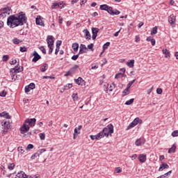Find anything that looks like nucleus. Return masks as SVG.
<instances>
[{
  "label": "nucleus",
  "mask_w": 178,
  "mask_h": 178,
  "mask_svg": "<svg viewBox=\"0 0 178 178\" xmlns=\"http://www.w3.org/2000/svg\"><path fill=\"white\" fill-rule=\"evenodd\" d=\"M47 42L48 47H54V44L55 42L54 36L48 35L47 38Z\"/></svg>",
  "instance_id": "nucleus-6"
},
{
  "label": "nucleus",
  "mask_w": 178,
  "mask_h": 178,
  "mask_svg": "<svg viewBox=\"0 0 178 178\" xmlns=\"http://www.w3.org/2000/svg\"><path fill=\"white\" fill-rule=\"evenodd\" d=\"M0 97H6V92L3 90L1 92H0Z\"/></svg>",
  "instance_id": "nucleus-55"
},
{
  "label": "nucleus",
  "mask_w": 178,
  "mask_h": 178,
  "mask_svg": "<svg viewBox=\"0 0 178 178\" xmlns=\"http://www.w3.org/2000/svg\"><path fill=\"white\" fill-rule=\"evenodd\" d=\"M60 45H62L61 40H58V42H56V48H59Z\"/></svg>",
  "instance_id": "nucleus-53"
},
{
  "label": "nucleus",
  "mask_w": 178,
  "mask_h": 178,
  "mask_svg": "<svg viewBox=\"0 0 178 178\" xmlns=\"http://www.w3.org/2000/svg\"><path fill=\"white\" fill-rule=\"evenodd\" d=\"M0 117L5 118L6 119H10V115H9V113H8L6 112H3V113H0Z\"/></svg>",
  "instance_id": "nucleus-23"
},
{
  "label": "nucleus",
  "mask_w": 178,
  "mask_h": 178,
  "mask_svg": "<svg viewBox=\"0 0 178 178\" xmlns=\"http://www.w3.org/2000/svg\"><path fill=\"white\" fill-rule=\"evenodd\" d=\"M21 134H24V133H27L30 130V127L26 124L24 122L22 126L19 129Z\"/></svg>",
  "instance_id": "nucleus-5"
},
{
  "label": "nucleus",
  "mask_w": 178,
  "mask_h": 178,
  "mask_svg": "<svg viewBox=\"0 0 178 178\" xmlns=\"http://www.w3.org/2000/svg\"><path fill=\"white\" fill-rule=\"evenodd\" d=\"M99 32V29L98 28H92V40H95L98 35V33Z\"/></svg>",
  "instance_id": "nucleus-9"
},
{
  "label": "nucleus",
  "mask_w": 178,
  "mask_h": 178,
  "mask_svg": "<svg viewBox=\"0 0 178 178\" xmlns=\"http://www.w3.org/2000/svg\"><path fill=\"white\" fill-rule=\"evenodd\" d=\"M79 54L74 55L72 56L71 59L72 60H77L79 59Z\"/></svg>",
  "instance_id": "nucleus-43"
},
{
  "label": "nucleus",
  "mask_w": 178,
  "mask_h": 178,
  "mask_svg": "<svg viewBox=\"0 0 178 178\" xmlns=\"http://www.w3.org/2000/svg\"><path fill=\"white\" fill-rule=\"evenodd\" d=\"M135 82H136V79H134L133 81H129V83L127 84V88L130 90V87H131V85L134 84Z\"/></svg>",
  "instance_id": "nucleus-33"
},
{
  "label": "nucleus",
  "mask_w": 178,
  "mask_h": 178,
  "mask_svg": "<svg viewBox=\"0 0 178 178\" xmlns=\"http://www.w3.org/2000/svg\"><path fill=\"white\" fill-rule=\"evenodd\" d=\"M163 169H169V165H168V163H166L161 162V164L159 169V172H162V170H163Z\"/></svg>",
  "instance_id": "nucleus-12"
},
{
  "label": "nucleus",
  "mask_w": 178,
  "mask_h": 178,
  "mask_svg": "<svg viewBox=\"0 0 178 178\" xmlns=\"http://www.w3.org/2000/svg\"><path fill=\"white\" fill-rule=\"evenodd\" d=\"M3 62H8L9 60V56L8 55H3L2 58Z\"/></svg>",
  "instance_id": "nucleus-34"
},
{
  "label": "nucleus",
  "mask_w": 178,
  "mask_h": 178,
  "mask_svg": "<svg viewBox=\"0 0 178 178\" xmlns=\"http://www.w3.org/2000/svg\"><path fill=\"white\" fill-rule=\"evenodd\" d=\"M172 137H178V130L174 131L172 133Z\"/></svg>",
  "instance_id": "nucleus-48"
},
{
  "label": "nucleus",
  "mask_w": 178,
  "mask_h": 178,
  "mask_svg": "<svg viewBox=\"0 0 178 178\" xmlns=\"http://www.w3.org/2000/svg\"><path fill=\"white\" fill-rule=\"evenodd\" d=\"M48 48H49V54L51 55V54H52V51H54V46H48Z\"/></svg>",
  "instance_id": "nucleus-49"
},
{
  "label": "nucleus",
  "mask_w": 178,
  "mask_h": 178,
  "mask_svg": "<svg viewBox=\"0 0 178 178\" xmlns=\"http://www.w3.org/2000/svg\"><path fill=\"white\" fill-rule=\"evenodd\" d=\"M99 134L102 135V138H104V137H109V134L112 136V134H113V125L109 124L104 127L102 131L99 132Z\"/></svg>",
  "instance_id": "nucleus-2"
},
{
  "label": "nucleus",
  "mask_w": 178,
  "mask_h": 178,
  "mask_svg": "<svg viewBox=\"0 0 178 178\" xmlns=\"http://www.w3.org/2000/svg\"><path fill=\"white\" fill-rule=\"evenodd\" d=\"M138 160L141 163H144L145 161H147V155L146 154H140L138 156Z\"/></svg>",
  "instance_id": "nucleus-16"
},
{
  "label": "nucleus",
  "mask_w": 178,
  "mask_h": 178,
  "mask_svg": "<svg viewBox=\"0 0 178 178\" xmlns=\"http://www.w3.org/2000/svg\"><path fill=\"white\" fill-rule=\"evenodd\" d=\"M11 10L12 9L10 8V7L1 8L0 9V16H1V17H5L6 15H10V13H8V12H10Z\"/></svg>",
  "instance_id": "nucleus-4"
},
{
  "label": "nucleus",
  "mask_w": 178,
  "mask_h": 178,
  "mask_svg": "<svg viewBox=\"0 0 178 178\" xmlns=\"http://www.w3.org/2000/svg\"><path fill=\"white\" fill-rule=\"evenodd\" d=\"M38 156H40V154H39L38 152L33 154L31 156V159H35V158H37V157H38Z\"/></svg>",
  "instance_id": "nucleus-39"
},
{
  "label": "nucleus",
  "mask_w": 178,
  "mask_h": 178,
  "mask_svg": "<svg viewBox=\"0 0 178 178\" xmlns=\"http://www.w3.org/2000/svg\"><path fill=\"white\" fill-rule=\"evenodd\" d=\"M48 69V64L44 63L42 67H40V71L44 72Z\"/></svg>",
  "instance_id": "nucleus-26"
},
{
  "label": "nucleus",
  "mask_w": 178,
  "mask_h": 178,
  "mask_svg": "<svg viewBox=\"0 0 178 178\" xmlns=\"http://www.w3.org/2000/svg\"><path fill=\"white\" fill-rule=\"evenodd\" d=\"M116 84L113 83L112 85L110 86L109 91H113V88H115Z\"/></svg>",
  "instance_id": "nucleus-42"
},
{
  "label": "nucleus",
  "mask_w": 178,
  "mask_h": 178,
  "mask_svg": "<svg viewBox=\"0 0 178 178\" xmlns=\"http://www.w3.org/2000/svg\"><path fill=\"white\" fill-rule=\"evenodd\" d=\"M143 144H145V140L144 139L139 138L137 139L135 142V145L137 147H140V145H143Z\"/></svg>",
  "instance_id": "nucleus-15"
},
{
  "label": "nucleus",
  "mask_w": 178,
  "mask_h": 178,
  "mask_svg": "<svg viewBox=\"0 0 178 178\" xmlns=\"http://www.w3.org/2000/svg\"><path fill=\"white\" fill-rule=\"evenodd\" d=\"M18 152H21V154H24V149H23V147H18Z\"/></svg>",
  "instance_id": "nucleus-59"
},
{
  "label": "nucleus",
  "mask_w": 178,
  "mask_h": 178,
  "mask_svg": "<svg viewBox=\"0 0 178 178\" xmlns=\"http://www.w3.org/2000/svg\"><path fill=\"white\" fill-rule=\"evenodd\" d=\"M34 148V145L32 144H29L26 147V151H29V149H33Z\"/></svg>",
  "instance_id": "nucleus-47"
},
{
  "label": "nucleus",
  "mask_w": 178,
  "mask_h": 178,
  "mask_svg": "<svg viewBox=\"0 0 178 178\" xmlns=\"http://www.w3.org/2000/svg\"><path fill=\"white\" fill-rule=\"evenodd\" d=\"M72 49L74 52H77L79 51V43L75 42L72 44Z\"/></svg>",
  "instance_id": "nucleus-24"
},
{
  "label": "nucleus",
  "mask_w": 178,
  "mask_h": 178,
  "mask_svg": "<svg viewBox=\"0 0 178 178\" xmlns=\"http://www.w3.org/2000/svg\"><path fill=\"white\" fill-rule=\"evenodd\" d=\"M45 151H47V149H41L40 151H38V154H40V155H41V154H44V152H45Z\"/></svg>",
  "instance_id": "nucleus-60"
},
{
  "label": "nucleus",
  "mask_w": 178,
  "mask_h": 178,
  "mask_svg": "<svg viewBox=\"0 0 178 178\" xmlns=\"http://www.w3.org/2000/svg\"><path fill=\"white\" fill-rule=\"evenodd\" d=\"M109 87V84L108 83H105L104 85V90L106 92V94H108V88Z\"/></svg>",
  "instance_id": "nucleus-40"
},
{
  "label": "nucleus",
  "mask_w": 178,
  "mask_h": 178,
  "mask_svg": "<svg viewBox=\"0 0 178 178\" xmlns=\"http://www.w3.org/2000/svg\"><path fill=\"white\" fill-rule=\"evenodd\" d=\"M109 45H111V42H106L104 45H103V49H108V47H109Z\"/></svg>",
  "instance_id": "nucleus-38"
},
{
  "label": "nucleus",
  "mask_w": 178,
  "mask_h": 178,
  "mask_svg": "<svg viewBox=\"0 0 178 178\" xmlns=\"http://www.w3.org/2000/svg\"><path fill=\"white\" fill-rule=\"evenodd\" d=\"M138 41H140V36L136 35V36L135 37V42H138Z\"/></svg>",
  "instance_id": "nucleus-63"
},
{
  "label": "nucleus",
  "mask_w": 178,
  "mask_h": 178,
  "mask_svg": "<svg viewBox=\"0 0 178 178\" xmlns=\"http://www.w3.org/2000/svg\"><path fill=\"white\" fill-rule=\"evenodd\" d=\"M115 172L117 173H120V172H122V169H120V168H115Z\"/></svg>",
  "instance_id": "nucleus-62"
},
{
  "label": "nucleus",
  "mask_w": 178,
  "mask_h": 178,
  "mask_svg": "<svg viewBox=\"0 0 178 178\" xmlns=\"http://www.w3.org/2000/svg\"><path fill=\"white\" fill-rule=\"evenodd\" d=\"M39 49L42 52V54H47V50L45 49V47L43 46L39 47Z\"/></svg>",
  "instance_id": "nucleus-46"
},
{
  "label": "nucleus",
  "mask_w": 178,
  "mask_h": 178,
  "mask_svg": "<svg viewBox=\"0 0 178 178\" xmlns=\"http://www.w3.org/2000/svg\"><path fill=\"white\" fill-rule=\"evenodd\" d=\"M83 33L85 34L86 40H91V34L90 33L88 29L83 30Z\"/></svg>",
  "instance_id": "nucleus-18"
},
{
  "label": "nucleus",
  "mask_w": 178,
  "mask_h": 178,
  "mask_svg": "<svg viewBox=\"0 0 178 178\" xmlns=\"http://www.w3.org/2000/svg\"><path fill=\"white\" fill-rule=\"evenodd\" d=\"M80 49H84L85 51H87V47H86V44H81L80 45Z\"/></svg>",
  "instance_id": "nucleus-51"
},
{
  "label": "nucleus",
  "mask_w": 178,
  "mask_h": 178,
  "mask_svg": "<svg viewBox=\"0 0 178 178\" xmlns=\"http://www.w3.org/2000/svg\"><path fill=\"white\" fill-rule=\"evenodd\" d=\"M90 138L92 140H101V138H102V135L101 134L98 133L96 135H90Z\"/></svg>",
  "instance_id": "nucleus-13"
},
{
  "label": "nucleus",
  "mask_w": 178,
  "mask_h": 178,
  "mask_svg": "<svg viewBox=\"0 0 178 178\" xmlns=\"http://www.w3.org/2000/svg\"><path fill=\"white\" fill-rule=\"evenodd\" d=\"M156 92H157V94H162V89L161 88H157Z\"/></svg>",
  "instance_id": "nucleus-64"
},
{
  "label": "nucleus",
  "mask_w": 178,
  "mask_h": 178,
  "mask_svg": "<svg viewBox=\"0 0 178 178\" xmlns=\"http://www.w3.org/2000/svg\"><path fill=\"white\" fill-rule=\"evenodd\" d=\"M88 49H90L91 51H94V44L91 43L90 44L88 45Z\"/></svg>",
  "instance_id": "nucleus-45"
},
{
  "label": "nucleus",
  "mask_w": 178,
  "mask_h": 178,
  "mask_svg": "<svg viewBox=\"0 0 178 178\" xmlns=\"http://www.w3.org/2000/svg\"><path fill=\"white\" fill-rule=\"evenodd\" d=\"M13 44H15V45H19L20 42H22V41L17 39V38H15L14 39H13Z\"/></svg>",
  "instance_id": "nucleus-29"
},
{
  "label": "nucleus",
  "mask_w": 178,
  "mask_h": 178,
  "mask_svg": "<svg viewBox=\"0 0 178 178\" xmlns=\"http://www.w3.org/2000/svg\"><path fill=\"white\" fill-rule=\"evenodd\" d=\"M152 90H154V86H152L150 89L147 90V93L148 94V95H149L151 92H152Z\"/></svg>",
  "instance_id": "nucleus-58"
},
{
  "label": "nucleus",
  "mask_w": 178,
  "mask_h": 178,
  "mask_svg": "<svg viewBox=\"0 0 178 178\" xmlns=\"http://www.w3.org/2000/svg\"><path fill=\"white\" fill-rule=\"evenodd\" d=\"M72 99L73 101H77L78 98H79V95H77V93H74L72 95Z\"/></svg>",
  "instance_id": "nucleus-35"
},
{
  "label": "nucleus",
  "mask_w": 178,
  "mask_h": 178,
  "mask_svg": "<svg viewBox=\"0 0 178 178\" xmlns=\"http://www.w3.org/2000/svg\"><path fill=\"white\" fill-rule=\"evenodd\" d=\"M163 54L165 55V58H167L168 59H170V52H169V50L167 49H163Z\"/></svg>",
  "instance_id": "nucleus-21"
},
{
  "label": "nucleus",
  "mask_w": 178,
  "mask_h": 178,
  "mask_svg": "<svg viewBox=\"0 0 178 178\" xmlns=\"http://www.w3.org/2000/svg\"><path fill=\"white\" fill-rule=\"evenodd\" d=\"M129 67H134V60H131L127 63Z\"/></svg>",
  "instance_id": "nucleus-30"
},
{
  "label": "nucleus",
  "mask_w": 178,
  "mask_h": 178,
  "mask_svg": "<svg viewBox=\"0 0 178 178\" xmlns=\"http://www.w3.org/2000/svg\"><path fill=\"white\" fill-rule=\"evenodd\" d=\"M32 56H34L32 59V62H34L35 63H37L40 59H41V56L38 54V53L35 51H33Z\"/></svg>",
  "instance_id": "nucleus-7"
},
{
  "label": "nucleus",
  "mask_w": 178,
  "mask_h": 178,
  "mask_svg": "<svg viewBox=\"0 0 178 178\" xmlns=\"http://www.w3.org/2000/svg\"><path fill=\"white\" fill-rule=\"evenodd\" d=\"M1 126H3L5 130H9L10 129V121H5L1 122Z\"/></svg>",
  "instance_id": "nucleus-10"
},
{
  "label": "nucleus",
  "mask_w": 178,
  "mask_h": 178,
  "mask_svg": "<svg viewBox=\"0 0 178 178\" xmlns=\"http://www.w3.org/2000/svg\"><path fill=\"white\" fill-rule=\"evenodd\" d=\"M72 74V72H70V70H68L65 74V77H67V76H70Z\"/></svg>",
  "instance_id": "nucleus-61"
},
{
  "label": "nucleus",
  "mask_w": 178,
  "mask_h": 178,
  "mask_svg": "<svg viewBox=\"0 0 178 178\" xmlns=\"http://www.w3.org/2000/svg\"><path fill=\"white\" fill-rule=\"evenodd\" d=\"M134 102V99H130L125 102V105H131Z\"/></svg>",
  "instance_id": "nucleus-37"
},
{
  "label": "nucleus",
  "mask_w": 178,
  "mask_h": 178,
  "mask_svg": "<svg viewBox=\"0 0 178 178\" xmlns=\"http://www.w3.org/2000/svg\"><path fill=\"white\" fill-rule=\"evenodd\" d=\"M156 33H158V26H154L151 31V34L152 35V34H156Z\"/></svg>",
  "instance_id": "nucleus-32"
},
{
  "label": "nucleus",
  "mask_w": 178,
  "mask_h": 178,
  "mask_svg": "<svg viewBox=\"0 0 178 178\" xmlns=\"http://www.w3.org/2000/svg\"><path fill=\"white\" fill-rule=\"evenodd\" d=\"M35 122H37V120L35 118H28L25 120V123H29L31 127H34L35 126Z\"/></svg>",
  "instance_id": "nucleus-8"
},
{
  "label": "nucleus",
  "mask_w": 178,
  "mask_h": 178,
  "mask_svg": "<svg viewBox=\"0 0 178 178\" xmlns=\"http://www.w3.org/2000/svg\"><path fill=\"white\" fill-rule=\"evenodd\" d=\"M74 81L76 84H78L79 86H83L84 84L85 81L81 77H79L77 79H74Z\"/></svg>",
  "instance_id": "nucleus-17"
},
{
  "label": "nucleus",
  "mask_w": 178,
  "mask_h": 178,
  "mask_svg": "<svg viewBox=\"0 0 178 178\" xmlns=\"http://www.w3.org/2000/svg\"><path fill=\"white\" fill-rule=\"evenodd\" d=\"M109 15H111L112 16H115V15H120V11L118 10L117 9L113 10V8L111 7L109 10Z\"/></svg>",
  "instance_id": "nucleus-14"
},
{
  "label": "nucleus",
  "mask_w": 178,
  "mask_h": 178,
  "mask_svg": "<svg viewBox=\"0 0 178 178\" xmlns=\"http://www.w3.org/2000/svg\"><path fill=\"white\" fill-rule=\"evenodd\" d=\"M24 23H27V17H26V13L23 12L10 15L7 19V25L10 29H15V27H18V26H23Z\"/></svg>",
  "instance_id": "nucleus-1"
},
{
  "label": "nucleus",
  "mask_w": 178,
  "mask_h": 178,
  "mask_svg": "<svg viewBox=\"0 0 178 178\" xmlns=\"http://www.w3.org/2000/svg\"><path fill=\"white\" fill-rule=\"evenodd\" d=\"M176 152V145H173L171 148L168 149V154H173Z\"/></svg>",
  "instance_id": "nucleus-25"
},
{
  "label": "nucleus",
  "mask_w": 178,
  "mask_h": 178,
  "mask_svg": "<svg viewBox=\"0 0 178 178\" xmlns=\"http://www.w3.org/2000/svg\"><path fill=\"white\" fill-rule=\"evenodd\" d=\"M85 52H87V50H85L83 49H80L78 55H81V54H85Z\"/></svg>",
  "instance_id": "nucleus-50"
},
{
  "label": "nucleus",
  "mask_w": 178,
  "mask_h": 178,
  "mask_svg": "<svg viewBox=\"0 0 178 178\" xmlns=\"http://www.w3.org/2000/svg\"><path fill=\"white\" fill-rule=\"evenodd\" d=\"M112 8V7L106 5V4H103V5H101L100 7H99V9L101 10H106V12H108V13H109V10L110 9Z\"/></svg>",
  "instance_id": "nucleus-11"
},
{
  "label": "nucleus",
  "mask_w": 178,
  "mask_h": 178,
  "mask_svg": "<svg viewBox=\"0 0 178 178\" xmlns=\"http://www.w3.org/2000/svg\"><path fill=\"white\" fill-rule=\"evenodd\" d=\"M16 63H17V60L15 59H12V60L10 61V65H16Z\"/></svg>",
  "instance_id": "nucleus-52"
},
{
  "label": "nucleus",
  "mask_w": 178,
  "mask_h": 178,
  "mask_svg": "<svg viewBox=\"0 0 178 178\" xmlns=\"http://www.w3.org/2000/svg\"><path fill=\"white\" fill-rule=\"evenodd\" d=\"M168 22L170 23V24H175V22H176V17H175L173 15H171L168 17Z\"/></svg>",
  "instance_id": "nucleus-20"
},
{
  "label": "nucleus",
  "mask_w": 178,
  "mask_h": 178,
  "mask_svg": "<svg viewBox=\"0 0 178 178\" xmlns=\"http://www.w3.org/2000/svg\"><path fill=\"white\" fill-rule=\"evenodd\" d=\"M57 8H59V4L58 3H53L51 5V9H56Z\"/></svg>",
  "instance_id": "nucleus-36"
},
{
  "label": "nucleus",
  "mask_w": 178,
  "mask_h": 178,
  "mask_svg": "<svg viewBox=\"0 0 178 178\" xmlns=\"http://www.w3.org/2000/svg\"><path fill=\"white\" fill-rule=\"evenodd\" d=\"M31 89H30V88L28 86H26V87H25V92L26 93V94H28V92H30V90H31Z\"/></svg>",
  "instance_id": "nucleus-54"
},
{
  "label": "nucleus",
  "mask_w": 178,
  "mask_h": 178,
  "mask_svg": "<svg viewBox=\"0 0 178 178\" xmlns=\"http://www.w3.org/2000/svg\"><path fill=\"white\" fill-rule=\"evenodd\" d=\"M28 87L30 88L31 90H34V88H35V84L34 83H31L28 85Z\"/></svg>",
  "instance_id": "nucleus-41"
},
{
  "label": "nucleus",
  "mask_w": 178,
  "mask_h": 178,
  "mask_svg": "<svg viewBox=\"0 0 178 178\" xmlns=\"http://www.w3.org/2000/svg\"><path fill=\"white\" fill-rule=\"evenodd\" d=\"M129 94H130V90L129 89V88H127L122 92V97H126V95H129Z\"/></svg>",
  "instance_id": "nucleus-28"
},
{
  "label": "nucleus",
  "mask_w": 178,
  "mask_h": 178,
  "mask_svg": "<svg viewBox=\"0 0 178 178\" xmlns=\"http://www.w3.org/2000/svg\"><path fill=\"white\" fill-rule=\"evenodd\" d=\"M13 70H14V72H15V73H20V72H23V67L19 66V64H18L17 66H15V67L13 69Z\"/></svg>",
  "instance_id": "nucleus-19"
},
{
  "label": "nucleus",
  "mask_w": 178,
  "mask_h": 178,
  "mask_svg": "<svg viewBox=\"0 0 178 178\" xmlns=\"http://www.w3.org/2000/svg\"><path fill=\"white\" fill-rule=\"evenodd\" d=\"M120 77H122V73L121 72L115 74V79H120Z\"/></svg>",
  "instance_id": "nucleus-56"
},
{
  "label": "nucleus",
  "mask_w": 178,
  "mask_h": 178,
  "mask_svg": "<svg viewBox=\"0 0 178 178\" xmlns=\"http://www.w3.org/2000/svg\"><path fill=\"white\" fill-rule=\"evenodd\" d=\"M77 69H79V65H74V67H71L70 69V72H71V74L72 73H74V72H76V70H77Z\"/></svg>",
  "instance_id": "nucleus-27"
},
{
  "label": "nucleus",
  "mask_w": 178,
  "mask_h": 178,
  "mask_svg": "<svg viewBox=\"0 0 178 178\" xmlns=\"http://www.w3.org/2000/svg\"><path fill=\"white\" fill-rule=\"evenodd\" d=\"M19 51H20V52H26L27 49L26 47H20Z\"/></svg>",
  "instance_id": "nucleus-57"
},
{
  "label": "nucleus",
  "mask_w": 178,
  "mask_h": 178,
  "mask_svg": "<svg viewBox=\"0 0 178 178\" xmlns=\"http://www.w3.org/2000/svg\"><path fill=\"white\" fill-rule=\"evenodd\" d=\"M35 22L38 26H44V22H42V19H41V17L40 16L39 18L38 17L36 18Z\"/></svg>",
  "instance_id": "nucleus-22"
},
{
  "label": "nucleus",
  "mask_w": 178,
  "mask_h": 178,
  "mask_svg": "<svg viewBox=\"0 0 178 178\" xmlns=\"http://www.w3.org/2000/svg\"><path fill=\"white\" fill-rule=\"evenodd\" d=\"M138 123H140V124L143 123V120L141 119H140L139 118H135L132 121V122H131L128 125L127 130H130V129H133V127H136V126H137Z\"/></svg>",
  "instance_id": "nucleus-3"
},
{
  "label": "nucleus",
  "mask_w": 178,
  "mask_h": 178,
  "mask_svg": "<svg viewBox=\"0 0 178 178\" xmlns=\"http://www.w3.org/2000/svg\"><path fill=\"white\" fill-rule=\"evenodd\" d=\"M8 169H9V170H13L15 169V163H9L8 165Z\"/></svg>",
  "instance_id": "nucleus-31"
},
{
  "label": "nucleus",
  "mask_w": 178,
  "mask_h": 178,
  "mask_svg": "<svg viewBox=\"0 0 178 178\" xmlns=\"http://www.w3.org/2000/svg\"><path fill=\"white\" fill-rule=\"evenodd\" d=\"M40 140H45V134L44 133H40L39 134Z\"/></svg>",
  "instance_id": "nucleus-44"
}]
</instances>
